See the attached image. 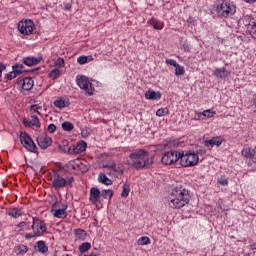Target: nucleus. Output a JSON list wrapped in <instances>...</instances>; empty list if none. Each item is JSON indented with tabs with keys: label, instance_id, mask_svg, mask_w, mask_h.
I'll return each instance as SVG.
<instances>
[{
	"label": "nucleus",
	"instance_id": "1",
	"mask_svg": "<svg viewBox=\"0 0 256 256\" xmlns=\"http://www.w3.org/2000/svg\"><path fill=\"white\" fill-rule=\"evenodd\" d=\"M191 200V192L183 185L176 186L168 198L169 207L171 209H183L185 205H189Z\"/></svg>",
	"mask_w": 256,
	"mask_h": 256
},
{
	"label": "nucleus",
	"instance_id": "2",
	"mask_svg": "<svg viewBox=\"0 0 256 256\" xmlns=\"http://www.w3.org/2000/svg\"><path fill=\"white\" fill-rule=\"evenodd\" d=\"M132 167L135 169H145L153 165V159L149 158V152L145 149L136 150L129 155Z\"/></svg>",
	"mask_w": 256,
	"mask_h": 256
},
{
	"label": "nucleus",
	"instance_id": "3",
	"mask_svg": "<svg viewBox=\"0 0 256 256\" xmlns=\"http://www.w3.org/2000/svg\"><path fill=\"white\" fill-rule=\"evenodd\" d=\"M214 11L221 19H231L237 13V6L231 1L217 0L214 3Z\"/></svg>",
	"mask_w": 256,
	"mask_h": 256
},
{
	"label": "nucleus",
	"instance_id": "4",
	"mask_svg": "<svg viewBox=\"0 0 256 256\" xmlns=\"http://www.w3.org/2000/svg\"><path fill=\"white\" fill-rule=\"evenodd\" d=\"M74 178L72 176L63 177L59 172L50 175V185L53 189H63L65 187H73Z\"/></svg>",
	"mask_w": 256,
	"mask_h": 256
},
{
	"label": "nucleus",
	"instance_id": "5",
	"mask_svg": "<svg viewBox=\"0 0 256 256\" xmlns=\"http://www.w3.org/2000/svg\"><path fill=\"white\" fill-rule=\"evenodd\" d=\"M180 163L182 167H195L199 164V154L195 152H179Z\"/></svg>",
	"mask_w": 256,
	"mask_h": 256
},
{
	"label": "nucleus",
	"instance_id": "6",
	"mask_svg": "<svg viewBox=\"0 0 256 256\" xmlns=\"http://www.w3.org/2000/svg\"><path fill=\"white\" fill-rule=\"evenodd\" d=\"M76 83L78 87H80V89L85 91L86 95H89V96L93 95L95 88H93V84L91 83L89 78H87V76L76 77Z\"/></svg>",
	"mask_w": 256,
	"mask_h": 256
},
{
	"label": "nucleus",
	"instance_id": "7",
	"mask_svg": "<svg viewBox=\"0 0 256 256\" xmlns=\"http://www.w3.org/2000/svg\"><path fill=\"white\" fill-rule=\"evenodd\" d=\"M20 142L27 149V151H30L31 153H37V146L35 145V142H33V139L30 138V136L22 132L20 134Z\"/></svg>",
	"mask_w": 256,
	"mask_h": 256
},
{
	"label": "nucleus",
	"instance_id": "8",
	"mask_svg": "<svg viewBox=\"0 0 256 256\" xmlns=\"http://www.w3.org/2000/svg\"><path fill=\"white\" fill-rule=\"evenodd\" d=\"M35 29L33 20H22L18 23V31L21 35H31Z\"/></svg>",
	"mask_w": 256,
	"mask_h": 256
},
{
	"label": "nucleus",
	"instance_id": "9",
	"mask_svg": "<svg viewBox=\"0 0 256 256\" xmlns=\"http://www.w3.org/2000/svg\"><path fill=\"white\" fill-rule=\"evenodd\" d=\"M179 159H181V157H179V152L171 150L164 153V155L161 158V161L163 165H173L177 163Z\"/></svg>",
	"mask_w": 256,
	"mask_h": 256
},
{
	"label": "nucleus",
	"instance_id": "10",
	"mask_svg": "<svg viewBox=\"0 0 256 256\" xmlns=\"http://www.w3.org/2000/svg\"><path fill=\"white\" fill-rule=\"evenodd\" d=\"M32 231L38 237H41L44 233H47V225L39 218H33Z\"/></svg>",
	"mask_w": 256,
	"mask_h": 256
},
{
	"label": "nucleus",
	"instance_id": "11",
	"mask_svg": "<svg viewBox=\"0 0 256 256\" xmlns=\"http://www.w3.org/2000/svg\"><path fill=\"white\" fill-rule=\"evenodd\" d=\"M17 85L20 86L23 91H31V89H33V79L29 77L18 79Z\"/></svg>",
	"mask_w": 256,
	"mask_h": 256
},
{
	"label": "nucleus",
	"instance_id": "12",
	"mask_svg": "<svg viewBox=\"0 0 256 256\" xmlns=\"http://www.w3.org/2000/svg\"><path fill=\"white\" fill-rule=\"evenodd\" d=\"M87 150V142L81 141L75 147L69 148L68 153L70 155H79Z\"/></svg>",
	"mask_w": 256,
	"mask_h": 256
},
{
	"label": "nucleus",
	"instance_id": "13",
	"mask_svg": "<svg viewBox=\"0 0 256 256\" xmlns=\"http://www.w3.org/2000/svg\"><path fill=\"white\" fill-rule=\"evenodd\" d=\"M101 197V190L96 187H92L89 193V201L92 205H96Z\"/></svg>",
	"mask_w": 256,
	"mask_h": 256
},
{
	"label": "nucleus",
	"instance_id": "14",
	"mask_svg": "<svg viewBox=\"0 0 256 256\" xmlns=\"http://www.w3.org/2000/svg\"><path fill=\"white\" fill-rule=\"evenodd\" d=\"M36 140L41 149H47L52 143L51 137L49 136L38 135Z\"/></svg>",
	"mask_w": 256,
	"mask_h": 256
},
{
	"label": "nucleus",
	"instance_id": "15",
	"mask_svg": "<svg viewBox=\"0 0 256 256\" xmlns=\"http://www.w3.org/2000/svg\"><path fill=\"white\" fill-rule=\"evenodd\" d=\"M50 213L54 215L57 219H65L67 217V205L62 208L55 209L54 207L50 210Z\"/></svg>",
	"mask_w": 256,
	"mask_h": 256
},
{
	"label": "nucleus",
	"instance_id": "16",
	"mask_svg": "<svg viewBox=\"0 0 256 256\" xmlns=\"http://www.w3.org/2000/svg\"><path fill=\"white\" fill-rule=\"evenodd\" d=\"M41 59H42L41 56H38V57L28 56L23 59V63L24 65H27V67H33L34 65H39V63H41Z\"/></svg>",
	"mask_w": 256,
	"mask_h": 256
},
{
	"label": "nucleus",
	"instance_id": "17",
	"mask_svg": "<svg viewBox=\"0 0 256 256\" xmlns=\"http://www.w3.org/2000/svg\"><path fill=\"white\" fill-rule=\"evenodd\" d=\"M214 75L218 79H225V78L229 77V75H231V72L229 70H227V68L222 67V68H217L214 71Z\"/></svg>",
	"mask_w": 256,
	"mask_h": 256
},
{
	"label": "nucleus",
	"instance_id": "18",
	"mask_svg": "<svg viewBox=\"0 0 256 256\" xmlns=\"http://www.w3.org/2000/svg\"><path fill=\"white\" fill-rule=\"evenodd\" d=\"M145 98L150 101H159V99H161V92H155L154 90H148L145 93Z\"/></svg>",
	"mask_w": 256,
	"mask_h": 256
},
{
	"label": "nucleus",
	"instance_id": "19",
	"mask_svg": "<svg viewBox=\"0 0 256 256\" xmlns=\"http://www.w3.org/2000/svg\"><path fill=\"white\" fill-rule=\"evenodd\" d=\"M221 143H223V139L219 137H214L205 141L206 147H215V145L216 147H221Z\"/></svg>",
	"mask_w": 256,
	"mask_h": 256
},
{
	"label": "nucleus",
	"instance_id": "20",
	"mask_svg": "<svg viewBox=\"0 0 256 256\" xmlns=\"http://www.w3.org/2000/svg\"><path fill=\"white\" fill-rule=\"evenodd\" d=\"M148 25H152V27L158 31H161V29H163L164 24L163 22H159L157 21V19L155 17H152L150 20H148Z\"/></svg>",
	"mask_w": 256,
	"mask_h": 256
},
{
	"label": "nucleus",
	"instance_id": "21",
	"mask_svg": "<svg viewBox=\"0 0 256 256\" xmlns=\"http://www.w3.org/2000/svg\"><path fill=\"white\" fill-rule=\"evenodd\" d=\"M242 157L246 159H253L255 157V149H251L250 147L244 148L241 151Z\"/></svg>",
	"mask_w": 256,
	"mask_h": 256
},
{
	"label": "nucleus",
	"instance_id": "22",
	"mask_svg": "<svg viewBox=\"0 0 256 256\" xmlns=\"http://www.w3.org/2000/svg\"><path fill=\"white\" fill-rule=\"evenodd\" d=\"M98 181L102 183V185H113V180L109 179L105 173H100L98 176Z\"/></svg>",
	"mask_w": 256,
	"mask_h": 256
},
{
	"label": "nucleus",
	"instance_id": "23",
	"mask_svg": "<svg viewBox=\"0 0 256 256\" xmlns=\"http://www.w3.org/2000/svg\"><path fill=\"white\" fill-rule=\"evenodd\" d=\"M8 215L10 217H13V219H19V217H21L23 215V210H21L19 208H11L8 211Z\"/></svg>",
	"mask_w": 256,
	"mask_h": 256
},
{
	"label": "nucleus",
	"instance_id": "24",
	"mask_svg": "<svg viewBox=\"0 0 256 256\" xmlns=\"http://www.w3.org/2000/svg\"><path fill=\"white\" fill-rule=\"evenodd\" d=\"M74 235H76V239H79V241H85L87 239V232L83 229H75Z\"/></svg>",
	"mask_w": 256,
	"mask_h": 256
},
{
	"label": "nucleus",
	"instance_id": "25",
	"mask_svg": "<svg viewBox=\"0 0 256 256\" xmlns=\"http://www.w3.org/2000/svg\"><path fill=\"white\" fill-rule=\"evenodd\" d=\"M27 251H29V248L23 244H19L14 247V253H16V255H25Z\"/></svg>",
	"mask_w": 256,
	"mask_h": 256
},
{
	"label": "nucleus",
	"instance_id": "26",
	"mask_svg": "<svg viewBox=\"0 0 256 256\" xmlns=\"http://www.w3.org/2000/svg\"><path fill=\"white\" fill-rule=\"evenodd\" d=\"M216 112L208 109V110H204L202 113L198 114V117H202V119H211V117L215 116Z\"/></svg>",
	"mask_w": 256,
	"mask_h": 256
},
{
	"label": "nucleus",
	"instance_id": "27",
	"mask_svg": "<svg viewBox=\"0 0 256 256\" xmlns=\"http://www.w3.org/2000/svg\"><path fill=\"white\" fill-rule=\"evenodd\" d=\"M37 249L39 253H47L49 251V247L46 246L45 241L40 240L37 242Z\"/></svg>",
	"mask_w": 256,
	"mask_h": 256
},
{
	"label": "nucleus",
	"instance_id": "28",
	"mask_svg": "<svg viewBox=\"0 0 256 256\" xmlns=\"http://www.w3.org/2000/svg\"><path fill=\"white\" fill-rule=\"evenodd\" d=\"M107 174L109 175V177H114L115 179H117V177H119V175H123V170H119V169H117V167L110 168V170L107 172Z\"/></svg>",
	"mask_w": 256,
	"mask_h": 256
},
{
	"label": "nucleus",
	"instance_id": "29",
	"mask_svg": "<svg viewBox=\"0 0 256 256\" xmlns=\"http://www.w3.org/2000/svg\"><path fill=\"white\" fill-rule=\"evenodd\" d=\"M100 195L103 197V199H108V201H111V199H113V190L104 189L100 192Z\"/></svg>",
	"mask_w": 256,
	"mask_h": 256
},
{
	"label": "nucleus",
	"instance_id": "30",
	"mask_svg": "<svg viewBox=\"0 0 256 256\" xmlns=\"http://www.w3.org/2000/svg\"><path fill=\"white\" fill-rule=\"evenodd\" d=\"M12 69L18 75H21V73H25V67L23 66V64H15L14 66H12Z\"/></svg>",
	"mask_w": 256,
	"mask_h": 256
},
{
	"label": "nucleus",
	"instance_id": "31",
	"mask_svg": "<svg viewBox=\"0 0 256 256\" xmlns=\"http://www.w3.org/2000/svg\"><path fill=\"white\" fill-rule=\"evenodd\" d=\"M91 60H93V56H79L77 58V62L79 63V65H85L87 61H91Z\"/></svg>",
	"mask_w": 256,
	"mask_h": 256
},
{
	"label": "nucleus",
	"instance_id": "32",
	"mask_svg": "<svg viewBox=\"0 0 256 256\" xmlns=\"http://www.w3.org/2000/svg\"><path fill=\"white\" fill-rule=\"evenodd\" d=\"M138 245H151V239L147 236H142L137 240Z\"/></svg>",
	"mask_w": 256,
	"mask_h": 256
},
{
	"label": "nucleus",
	"instance_id": "33",
	"mask_svg": "<svg viewBox=\"0 0 256 256\" xmlns=\"http://www.w3.org/2000/svg\"><path fill=\"white\" fill-rule=\"evenodd\" d=\"M89 249H91V243H89V242H83L79 246L80 253H87V251H89Z\"/></svg>",
	"mask_w": 256,
	"mask_h": 256
},
{
	"label": "nucleus",
	"instance_id": "34",
	"mask_svg": "<svg viewBox=\"0 0 256 256\" xmlns=\"http://www.w3.org/2000/svg\"><path fill=\"white\" fill-rule=\"evenodd\" d=\"M157 117H165V115H169V108H160L156 111Z\"/></svg>",
	"mask_w": 256,
	"mask_h": 256
},
{
	"label": "nucleus",
	"instance_id": "35",
	"mask_svg": "<svg viewBox=\"0 0 256 256\" xmlns=\"http://www.w3.org/2000/svg\"><path fill=\"white\" fill-rule=\"evenodd\" d=\"M74 127L75 126L73 125V123H71L69 121H65L62 123V129L64 131H73Z\"/></svg>",
	"mask_w": 256,
	"mask_h": 256
},
{
	"label": "nucleus",
	"instance_id": "36",
	"mask_svg": "<svg viewBox=\"0 0 256 256\" xmlns=\"http://www.w3.org/2000/svg\"><path fill=\"white\" fill-rule=\"evenodd\" d=\"M25 229H29V224L27 222H20L16 226V231H18V233H21V231H25Z\"/></svg>",
	"mask_w": 256,
	"mask_h": 256
},
{
	"label": "nucleus",
	"instance_id": "37",
	"mask_svg": "<svg viewBox=\"0 0 256 256\" xmlns=\"http://www.w3.org/2000/svg\"><path fill=\"white\" fill-rule=\"evenodd\" d=\"M30 121H31L32 127H37V128L41 127V121H39V117L32 115Z\"/></svg>",
	"mask_w": 256,
	"mask_h": 256
},
{
	"label": "nucleus",
	"instance_id": "38",
	"mask_svg": "<svg viewBox=\"0 0 256 256\" xmlns=\"http://www.w3.org/2000/svg\"><path fill=\"white\" fill-rule=\"evenodd\" d=\"M175 75L177 77L181 76V75H185V68L181 65H176L175 66Z\"/></svg>",
	"mask_w": 256,
	"mask_h": 256
},
{
	"label": "nucleus",
	"instance_id": "39",
	"mask_svg": "<svg viewBox=\"0 0 256 256\" xmlns=\"http://www.w3.org/2000/svg\"><path fill=\"white\" fill-rule=\"evenodd\" d=\"M54 106L58 109H65V107H67V105L65 104V100L63 99H58L54 101Z\"/></svg>",
	"mask_w": 256,
	"mask_h": 256
},
{
	"label": "nucleus",
	"instance_id": "40",
	"mask_svg": "<svg viewBox=\"0 0 256 256\" xmlns=\"http://www.w3.org/2000/svg\"><path fill=\"white\" fill-rule=\"evenodd\" d=\"M130 191H131V188L129 187V185L125 184L123 186V191L121 193V197H123L124 199H127V197H129Z\"/></svg>",
	"mask_w": 256,
	"mask_h": 256
},
{
	"label": "nucleus",
	"instance_id": "41",
	"mask_svg": "<svg viewBox=\"0 0 256 256\" xmlns=\"http://www.w3.org/2000/svg\"><path fill=\"white\" fill-rule=\"evenodd\" d=\"M42 107L39 104H34L30 106V111H33L34 113H37V115H41V111Z\"/></svg>",
	"mask_w": 256,
	"mask_h": 256
},
{
	"label": "nucleus",
	"instance_id": "42",
	"mask_svg": "<svg viewBox=\"0 0 256 256\" xmlns=\"http://www.w3.org/2000/svg\"><path fill=\"white\" fill-rule=\"evenodd\" d=\"M102 167L104 168V169H115V167H117V163L115 162V161H111V162H109V163H105V164H103L102 165Z\"/></svg>",
	"mask_w": 256,
	"mask_h": 256
},
{
	"label": "nucleus",
	"instance_id": "43",
	"mask_svg": "<svg viewBox=\"0 0 256 256\" xmlns=\"http://www.w3.org/2000/svg\"><path fill=\"white\" fill-rule=\"evenodd\" d=\"M59 75H61V71H59V69H53L50 74L49 77L51 79H57V77H59Z\"/></svg>",
	"mask_w": 256,
	"mask_h": 256
},
{
	"label": "nucleus",
	"instance_id": "44",
	"mask_svg": "<svg viewBox=\"0 0 256 256\" xmlns=\"http://www.w3.org/2000/svg\"><path fill=\"white\" fill-rule=\"evenodd\" d=\"M218 183H219V185H222V187H227V185H229V180H227V178L221 176L220 178H218Z\"/></svg>",
	"mask_w": 256,
	"mask_h": 256
},
{
	"label": "nucleus",
	"instance_id": "45",
	"mask_svg": "<svg viewBox=\"0 0 256 256\" xmlns=\"http://www.w3.org/2000/svg\"><path fill=\"white\" fill-rule=\"evenodd\" d=\"M72 169H81V165H83V162L81 160H74L71 162Z\"/></svg>",
	"mask_w": 256,
	"mask_h": 256
},
{
	"label": "nucleus",
	"instance_id": "46",
	"mask_svg": "<svg viewBox=\"0 0 256 256\" xmlns=\"http://www.w3.org/2000/svg\"><path fill=\"white\" fill-rule=\"evenodd\" d=\"M63 65H65V60H63V58H58L54 62V66L58 67L59 69H60V67H63Z\"/></svg>",
	"mask_w": 256,
	"mask_h": 256
},
{
	"label": "nucleus",
	"instance_id": "47",
	"mask_svg": "<svg viewBox=\"0 0 256 256\" xmlns=\"http://www.w3.org/2000/svg\"><path fill=\"white\" fill-rule=\"evenodd\" d=\"M17 75L18 74L13 70L12 72H9L6 74L5 79H7L8 81H11V79H15Z\"/></svg>",
	"mask_w": 256,
	"mask_h": 256
},
{
	"label": "nucleus",
	"instance_id": "48",
	"mask_svg": "<svg viewBox=\"0 0 256 256\" xmlns=\"http://www.w3.org/2000/svg\"><path fill=\"white\" fill-rule=\"evenodd\" d=\"M166 64L171 65L172 67H177L179 65L177 61L173 59H166Z\"/></svg>",
	"mask_w": 256,
	"mask_h": 256
},
{
	"label": "nucleus",
	"instance_id": "49",
	"mask_svg": "<svg viewBox=\"0 0 256 256\" xmlns=\"http://www.w3.org/2000/svg\"><path fill=\"white\" fill-rule=\"evenodd\" d=\"M181 50L184 51V53H189L190 48H189V44H182L181 46Z\"/></svg>",
	"mask_w": 256,
	"mask_h": 256
},
{
	"label": "nucleus",
	"instance_id": "50",
	"mask_svg": "<svg viewBox=\"0 0 256 256\" xmlns=\"http://www.w3.org/2000/svg\"><path fill=\"white\" fill-rule=\"evenodd\" d=\"M35 237H39L38 235H35V232L25 234V239H27V240L33 239Z\"/></svg>",
	"mask_w": 256,
	"mask_h": 256
},
{
	"label": "nucleus",
	"instance_id": "51",
	"mask_svg": "<svg viewBox=\"0 0 256 256\" xmlns=\"http://www.w3.org/2000/svg\"><path fill=\"white\" fill-rule=\"evenodd\" d=\"M23 125H25L26 127H33V125L31 124V120L27 118L23 119Z\"/></svg>",
	"mask_w": 256,
	"mask_h": 256
},
{
	"label": "nucleus",
	"instance_id": "52",
	"mask_svg": "<svg viewBox=\"0 0 256 256\" xmlns=\"http://www.w3.org/2000/svg\"><path fill=\"white\" fill-rule=\"evenodd\" d=\"M48 131L50 133H53L54 131H57V126H55V124L48 125Z\"/></svg>",
	"mask_w": 256,
	"mask_h": 256
},
{
	"label": "nucleus",
	"instance_id": "53",
	"mask_svg": "<svg viewBox=\"0 0 256 256\" xmlns=\"http://www.w3.org/2000/svg\"><path fill=\"white\" fill-rule=\"evenodd\" d=\"M64 9H65V11H71V4L66 3V4L64 5Z\"/></svg>",
	"mask_w": 256,
	"mask_h": 256
},
{
	"label": "nucleus",
	"instance_id": "54",
	"mask_svg": "<svg viewBox=\"0 0 256 256\" xmlns=\"http://www.w3.org/2000/svg\"><path fill=\"white\" fill-rule=\"evenodd\" d=\"M187 23H189V24L195 23V18L189 17L188 20H187Z\"/></svg>",
	"mask_w": 256,
	"mask_h": 256
},
{
	"label": "nucleus",
	"instance_id": "55",
	"mask_svg": "<svg viewBox=\"0 0 256 256\" xmlns=\"http://www.w3.org/2000/svg\"><path fill=\"white\" fill-rule=\"evenodd\" d=\"M250 249H251L252 251H256V243H252V244L250 245Z\"/></svg>",
	"mask_w": 256,
	"mask_h": 256
},
{
	"label": "nucleus",
	"instance_id": "56",
	"mask_svg": "<svg viewBox=\"0 0 256 256\" xmlns=\"http://www.w3.org/2000/svg\"><path fill=\"white\" fill-rule=\"evenodd\" d=\"M245 3H256V0H244Z\"/></svg>",
	"mask_w": 256,
	"mask_h": 256
},
{
	"label": "nucleus",
	"instance_id": "57",
	"mask_svg": "<svg viewBox=\"0 0 256 256\" xmlns=\"http://www.w3.org/2000/svg\"><path fill=\"white\" fill-rule=\"evenodd\" d=\"M85 256H99V255H97V254H95V253H91V254L85 255Z\"/></svg>",
	"mask_w": 256,
	"mask_h": 256
},
{
	"label": "nucleus",
	"instance_id": "58",
	"mask_svg": "<svg viewBox=\"0 0 256 256\" xmlns=\"http://www.w3.org/2000/svg\"><path fill=\"white\" fill-rule=\"evenodd\" d=\"M244 256H251V253H246L244 254Z\"/></svg>",
	"mask_w": 256,
	"mask_h": 256
},
{
	"label": "nucleus",
	"instance_id": "59",
	"mask_svg": "<svg viewBox=\"0 0 256 256\" xmlns=\"http://www.w3.org/2000/svg\"><path fill=\"white\" fill-rule=\"evenodd\" d=\"M248 163V165H253L252 163H251V161H249V162H247Z\"/></svg>",
	"mask_w": 256,
	"mask_h": 256
}]
</instances>
